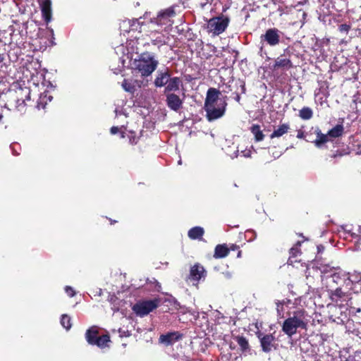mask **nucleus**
<instances>
[{"label": "nucleus", "mask_w": 361, "mask_h": 361, "mask_svg": "<svg viewBox=\"0 0 361 361\" xmlns=\"http://www.w3.org/2000/svg\"><path fill=\"white\" fill-rule=\"evenodd\" d=\"M170 77L171 75L168 70H166L164 71H159L157 72L156 78L154 79V85L157 87H162L165 85L166 86Z\"/></svg>", "instance_id": "f8f14e48"}, {"label": "nucleus", "mask_w": 361, "mask_h": 361, "mask_svg": "<svg viewBox=\"0 0 361 361\" xmlns=\"http://www.w3.org/2000/svg\"><path fill=\"white\" fill-rule=\"evenodd\" d=\"M130 142L131 144L137 143V138L135 137H133L130 138Z\"/></svg>", "instance_id": "58836bf2"}, {"label": "nucleus", "mask_w": 361, "mask_h": 361, "mask_svg": "<svg viewBox=\"0 0 361 361\" xmlns=\"http://www.w3.org/2000/svg\"><path fill=\"white\" fill-rule=\"evenodd\" d=\"M178 164H181V160H179Z\"/></svg>", "instance_id": "c03bdc74"}, {"label": "nucleus", "mask_w": 361, "mask_h": 361, "mask_svg": "<svg viewBox=\"0 0 361 361\" xmlns=\"http://www.w3.org/2000/svg\"><path fill=\"white\" fill-rule=\"evenodd\" d=\"M280 33L281 32L276 28H269L260 37L261 41H264L269 46L274 47L280 42Z\"/></svg>", "instance_id": "6e6552de"}, {"label": "nucleus", "mask_w": 361, "mask_h": 361, "mask_svg": "<svg viewBox=\"0 0 361 361\" xmlns=\"http://www.w3.org/2000/svg\"><path fill=\"white\" fill-rule=\"evenodd\" d=\"M66 293L70 296L73 297L75 295V291L70 286H66L65 288Z\"/></svg>", "instance_id": "f704fd0d"}, {"label": "nucleus", "mask_w": 361, "mask_h": 361, "mask_svg": "<svg viewBox=\"0 0 361 361\" xmlns=\"http://www.w3.org/2000/svg\"><path fill=\"white\" fill-rule=\"evenodd\" d=\"M182 85V80L179 77H173L169 78L167 85L165 87V92L171 93V92H176L179 90L180 87Z\"/></svg>", "instance_id": "f3484780"}, {"label": "nucleus", "mask_w": 361, "mask_h": 361, "mask_svg": "<svg viewBox=\"0 0 361 361\" xmlns=\"http://www.w3.org/2000/svg\"><path fill=\"white\" fill-rule=\"evenodd\" d=\"M242 154V156L244 157H250L251 156V150L250 149H245L243 150L240 152Z\"/></svg>", "instance_id": "c9c22d12"}, {"label": "nucleus", "mask_w": 361, "mask_h": 361, "mask_svg": "<svg viewBox=\"0 0 361 361\" xmlns=\"http://www.w3.org/2000/svg\"><path fill=\"white\" fill-rule=\"evenodd\" d=\"M180 337L178 332H172L166 335H161L159 338V341L165 345H171L178 341Z\"/></svg>", "instance_id": "a211bd4d"}, {"label": "nucleus", "mask_w": 361, "mask_h": 361, "mask_svg": "<svg viewBox=\"0 0 361 361\" xmlns=\"http://www.w3.org/2000/svg\"><path fill=\"white\" fill-rule=\"evenodd\" d=\"M2 118H3V115L1 114H0V121H1Z\"/></svg>", "instance_id": "a19ab883"}, {"label": "nucleus", "mask_w": 361, "mask_h": 361, "mask_svg": "<svg viewBox=\"0 0 361 361\" xmlns=\"http://www.w3.org/2000/svg\"><path fill=\"white\" fill-rule=\"evenodd\" d=\"M300 243H298L297 245L292 247L290 250V257H295L300 252L298 246H300Z\"/></svg>", "instance_id": "473e14b6"}, {"label": "nucleus", "mask_w": 361, "mask_h": 361, "mask_svg": "<svg viewBox=\"0 0 361 361\" xmlns=\"http://www.w3.org/2000/svg\"><path fill=\"white\" fill-rule=\"evenodd\" d=\"M204 232L203 228L200 226H195L189 230L188 237L192 240L200 239L202 238Z\"/></svg>", "instance_id": "412c9836"}, {"label": "nucleus", "mask_w": 361, "mask_h": 361, "mask_svg": "<svg viewBox=\"0 0 361 361\" xmlns=\"http://www.w3.org/2000/svg\"><path fill=\"white\" fill-rule=\"evenodd\" d=\"M350 28V26L347 24H341L338 27L340 32L345 33H347L349 31Z\"/></svg>", "instance_id": "72a5a7b5"}, {"label": "nucleus", "mask_w": 361, "mask_h": 361, "mask_svg": "<svg viewBox=\"0 0 361 361\" xmlns=\"http://www.w3.org/2000/svg\"><path fill=\"white\" fill-rule=\"evenodd\" d=\"M229 252L228 249L224 245H218L215 247L214 257L215 258H223L228 255Z\"/></svg>", "instance_id": "5701e85b"}, {"label": "nucleus", "mask_w": 361, "mask_h": 361, "mask_svg": "<svg viewBox=\"0 0 361 361\" xmlns=\"http://www.w3.org/2000/svg\"><path fill=\"white\" fill-rule=\"evenodd\" d=\"M229 18L226 16H219L209 19L207 28L209 32L214 35H219L224 32L228 25Z\"/></svg>", "instance_id": "39448f33"}, {"label": "nucleus", "mask_w": 361, "mask_h": 361, "mask_svg": "<svg viewBox=\"0 0 361 361\" xmlns=\"http://www.w3.org/2000/svg\"><path fill=\"white\" fill-rule=\"evenodd\" d=\"M348 294V290H344L343 287L340 286L334 290H331L329 295L332 301L338 302L341 300H345Z\"/></svg>", "instance_id": "2eb2a0df"}, {"label": "nucleus", "mask_w": 361, "mask_h": 361, "mask_svg": "<svg viewBox=\"0 0 361 361\" xmlns=\"http://www.w3.org/2000/svg\"><path fill=\"white\" fill-rule=\"evenodd\" d=\"M293 66L291 61L289 59L284 58L283 56L278 57L274 63V68H282L285 69H289Z\"/></svg>", "instance_id": "6ab92c4d"}, {"label": "nucleus", "mask_w": 361, "mask_h": 361, "mask_svg": "<svg viewBox=\"0 0 361 361\" xmlns=\"http://www.w3.org/2000/svg\"><path fill=\"white\" fill-rule=\"evenodd\" d=\"M98 336V331L97 328L96 326H92L90 328L85 334L86 339L87 342L92 345L94 344V342L95 341L97 337Z\"/></svg>", "instance_id": "4be33fe9"}, {"label": "nucleus", "mask_w": 361, "mask_h": 361, "mask_svg": "<svg viewBox=\"0 0 361 361\" xmlns=\"http://www.w3.org/2000/svg\"><path fill=\"white\" fill-rule=\"evenodd\" d=\"M290 129V126L288 123H283L278 126L276 129L274 130V132L271 134L270 137H279L283 136L284 134L287 133L288 130Z\"/></svg>", "instance_id": "aec40b11"}, {"label": "nucleus", "mask_w": 361, "mask_h": 361, "mask_svg": "<svg viewBox=\"0 0 361 361\" xmlns=\"http://www.w3.org/2000/svg\"><path fill=\"white\" fill-rule=\"evenodd\" d=\"M221 92L215 88H209L204 102V110L208 121H212L222 117L226 111L227 103L219 96Z\"/></svg>", "instance_id": "f257e3e1"}, {"label": "nucleus", "mask_w": 361, "mask_h": 361, "mask_svg": "<svg viewBox=\"0 0 361 361\" xmlns=\"http://www.w3.org/2000/svg\"><path fill=\"white\" fill-rule=\"evenodd\" d=\"M159 61L152 53L145 52L133 61L132 66L142 76H149L156 70Z\"/></svg>", "instance_id": "7ed1b4c3"}, {"label": "nucleus", "mask_w": 361, "mask_h": 361, "mask_svg": "<svg viewBox=\"0 0 361 361\" xmlns=\"http://www.w3.org/2000/svg\"><path fill=\"white\" fill-rule=\"evenodd\" d=\"M321 272L322 274V281H326V283H329V280L340 286L342 284L343 276H346V272L340 267H330L329 265L323 266Z\"/></svg>", "instance_id": "20e7f679"}, {"label": "nucleus", "mask_w": 361, "mask_h": 361, "mask_svg": "<svg viewBox=\"0 0 361 361\" xmlns=\"http://www.w3.org/2000/svg\"><path fill=\"white\" fill-rule=\"evenodd\" d=\"M175 12L173 8H167L164 11H161L156 18L152 20L150 23L152 27L155 25H165L166 27H171L173 24L171 18L174 17Z\"/></svg>", "instance_id": "0eeeda50"}, {"label": "nucleus", "mask_w": 361, "mask_h": 361, "mask_svg": "<svg viewBox=\"0 0 361 361\" xmlns=\"http://www.w3.org/2000/svg\"><path fill=\"white\" fill-rule=\"evenodd\" d=\"M101 293H102V290H101V289H99V295H101Z\"/></svg>", "instance_id": "a18cd8bd"}, {"label": "nucleus", "mask_w": 361, "mask_h": 361, "mask_svg": "<svg viewBox=\"0 0 361 361\" xmlns=\"http://www.w3.org/2000/svg\"><path fill=\"white\" fill-rule=\"evenodd\" d=\"M297 137L299 139H303L305 138V133L302 130L298 131Z\"/></svg>", "instance_id": "e433bc0d"}, {"label": "nucleus", "mask_w": 361, "mask_h": 361, "mask_svg": "<svg viewBox=\"0 0 361 361\" xmlns=\"http://www.w3.org/2000/svg\"><path fill=\"white\" fill-rule=\"evenodd\" d=\"M236 100L238 102L240 100V96L239 95H237L236 96Z\"/></svg>", "instance_id": "ea45409f"}, {"label": "nucleus", "mask_w": 361, "mask_h": 361, "mask_svg": "<svg viewBox=\"0 0 361 361\" xmlns=\"http://www.w3.org/2000/svg\"><path fill=\"white\" fill-rule=\"evenodd\" d=\"M275 303L276 305V311H277L278 316L281 318H283L284 317L283 306L288 305L289 303H290V300H276Z\"/></svg>", "instance_id": "a878e982"}, {"label": "nucleus", "mask_w": 361, "mask_h": 361, "mask_svg": "<svg viewBox=\"0 0 361 361\" xmlns=\"http://www.w3.org/2000/svg\"><path fill=\"white\" fill-rule=\"evenodd\" d=\"M122 87L126 92H130L133 90V86L127 80L123 81Z\"/></svg>", "instance_id": "2f4dec72"}, {"label": "nucleus", "mask_w": 361, "mask_h": 361, "mask_svg": "<svg viewBox=\"0 0 361 361\" xmlns=\"http://www.w3.org/2000/svg\"><path fill=\"white\" fill-rule=\"evenodd\" d=\"M251 132L255 135L256 141H262L264 139V135L262 131L261 130L259 126L253 125L251 127Z\"/></svg>", "instance_id": "bb28decb"}, {"label": "nucleus", "mask_w": 361, "mask_h": 361, "mask_svg": "<svg viewBox=\"0 0 361 361\" xmlns=\"http://www.w3.org/2000/svg\"><path fill=\"white\" fill-rule=\"evenodd\" d=\"M183 98H180L178 95L174 93H168L166 95V102L167 106L174 111L178 112L183 106Z\"/></svg>", "instance_id": "1a4fd4ad"}, {"label": "nucleus", "mask_w": 361, "mask_h": 361, "mask_svg": "<svg viewBox=\"0 0 361 361\" xmlns=\"http://www.w3.org/2000/svg\"><path fill=\"white\" fill-rule=\"evenodd\" d=\"M259 338L260 339L261 346L264 352L269 353L272 350V348H276V339L272 334H260Z\"/></svg>", "instance_id": "9d476101"}, {"label": "nucleus", "mask_w": 361, "mask_h": 361, "mask_svg": "<svg viewBox=\"0 0 361 361\" xmlns=\"http://www.w3.org/2000/svg\"><path fill=\"white\" fill-rule=\"evenodd\" d=\"M307 312L302 308H296L288 313V317L282 324V331L288 337L297 333L298 329H306L309 319Z\"/></svg>", "instance_id": "f03ea898"}, {"label": "nucleus", "mask_w": 361, "mask_h": 361, "mask_svg": "<svg viewBox=\"0 0 361 361\" xmlns=\"http://www.w3.org/2000/svg\"><path fill=\"white\" fill-rule=\"evenodd\" d=\"M158 304L159 300L157 299L144 300L137 302L135 305H134L133 307V310L137 315L144 317L156 309L158 307Z\"/></svg>", "instance_id": "423d86ee"}, {"label": "nucleus", "mask_w": 361, "mask_h": 361, "mask_svg": "<svg viewBox=\"0 0 361 361\" xmlns=\"http://www.w3.org/2000/svg\"><path fill=\"white\" fill-rule=\"evenodd\" d=\"M149 37L151 39L152 43L154 45H157L159 47L165 44L169 39L167 36L158 32L156 30H152L150 32Z\"/></svg>", "instance_id": "4468645a"}, {"label": "nucleus", "mask_w": 361, "mask_h": 361, "mask_svg": "<svg viewBox=\"0 0 361 361\" xmlns=\"http://www.w3.org/2000/svg\"><path fill=\"white\" fill-rule=\"evenodd\" d=\"M61 324L66 330H69L72 326L70 317L67 314H63L61 318Z\"/></svg>", "instance_id": "c756f323"}, {"label": "nucleus", "mask_w": 361, "mask_h": 361, "mask_svg": "<svg viewBox=\"0 0 361 361\" xmlns=\"http://www.w3.org/2000/svg\"><path fill=\"white\" fill-rule=\"evenodd\" d=\"M352 236H353V237H357V235H356V234H355V233H353V234H352Z\"/></svg>", "instance_id": "79ce46f5"}, {"label": "nucleus", "mask_w": 361, "mask_h": 361, "mask_svg": "<svg viewBox=\"0 0 361 361\" xmlns=\"http://www.w3.org/2000/svg\"><path fill=\"white\" fill-rule=\"evenodd\" d=\"M118 132V127L114 126V127H112L111 128V134L114 135V134L117 133Z\"/></svg>", "instance_id": "4c0bfd02"}, {"label": "nucleus", "mask_w": 361, "mask_h": 361, "mask_svg": "<svg viewBox=\"0 0 361 361\" xmlns=\"http://www.w3.org/2000/svg\"><path fill=\"white\" fill-rule=\"evenodd\" d=\"M206 276V272L203 267L195 264L190 269V279L195 282H198L201 279H204Z\"/></svg>", "instance_id": "ddd939ff"}, {"label": "nucleus", "mask_w": 361, "mask_h": 361, "mask_svg": "<svg viewBox=\"0 0 361 361\" xmlns=\"http://www.w3.org/2000/svg\"><path fill=\"white\" fill-rule=\"evenodd\" d=\"M329 135L327 134H323L320 130H317V138L314 141V145L317 147H321V146L327 142L329 141Z\"/></svg>", "instance_id": "b1692460"}, {"label": "nucleus", "mask_w": 361, "mask_h": 361, "mask_svg": "<svg viewBox=\"0 0 361 361\" xmlns=\"http://www.w3.org/2000/svg\"><path fill=\"white\" fill-rule=\"evenodd\" d=\"M109 342H110L109 336L108 335H103L102 336H97L93 345L104 348L107 345Z\"/></svg>", "instance_id": "cd10ccee"}, {"label": "nucleus", "mask_w": 361, "mask_h": 361, "mask_svg": "<svg viewBox=\"0 0 361 361\" xmlns=\"http://www.w3.org/2000/svg\"><path fill=\"white\" fill-rule=\"evenodd\" d=\"M344 131L343 126L338 124L328 132V135L331 137H338L342 135Z\"/></svg>", "instance_id": "393cba45"}, {"label": "nucleus", "mask_w": 361, "mask_h": 361, "mask_svg": "<svg viewBox=\"0 0 361 361\" xmlns=\"http://www.w3.org/2000/svg\"><path fill=\"white\" fill-rule=\"evenodd\" d=\"M343 282L341 284V287L344 290H348V293H349L350 291L353 288V283L357 281H361V274H353L350 276L349 273H346V276L343 279Z\"/></svg>", "instance_id": "9b49d317"}, {"label": "nucleus", "mask_w": 361, "mask_h": 361, "mask_svg": "<svg viewBox=\"0 0 361 361\" xmlns=\"http://www.w3.org/2000/svg\"><path fill=\"white\" fill-rule=\"evenodd\" d=\"M41 9L44 20L48 23L51 19V0H42Z\"/></svg>", "instance_id": "dca6fc26"}, {"label": "nucleus", "mask_w": 361, "mask_h": 361, "mask_svg": "<svg viewBox=\"0 0 361 361\" xmlns=\"http://www.w3.org/2000/svg\"><path fill=\"white\" fill-rule=\"evenodd\" d=\"M359 231L361 232V226H359Z\"/></svg>", "instance_id": "37998d69"}, {"label": "nucleus", "mask_w": 361, "mask_h": 361, "mask_svg": "<svg viewBox=\"0 0 361 361\" xmlns=\"http://www.w3.org/2000/svg\"><path fill=\"white\" fill-rule=\"evenodd\" d=\"M313 116L312 110L310 107H303L299 111V116L303 120H309Z\"/></svg>", "instance_id": "c85d7f7f"}, {"label": "nucleus", "mask_w": 361, "mask_h": 361, "mask_svg": "<svg viewBox=\"0 0 361 361\" xmlns=\"http://www.w3.org/2000/svg\"><path fill=\"white\" fill-rule=\"evenodd\" d=\"M237 342L242 349H246L248 347V343L243 337H238Z\"/></svg>", "instance_id": "7c9ffc66"}]
</instances>
